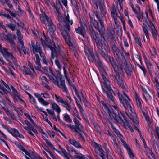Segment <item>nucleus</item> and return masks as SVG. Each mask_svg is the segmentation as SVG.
Returning a JSON list of instances; mask_svg holds the SVG:
<instances>
[{
	"mask_svg": "<svg viewBox=\"0 0 159 159\" xmlns=\"http://www.w3.org/2000/svg\"><path fill=\"white\" fill-rule=\"evenodd\" d=\"M80 26L75 29L76 32L81 35L84 38L85 37V32L87 30V27L85 20H80Z\"/></svg>",
	"mask_w": 159,
	"mask_h": 159,
	"instance_id": "obj_5",
	"label": "nucleus"
},
{
	"mask_svg": "<svg viewBox=\"0 0 159 159\" xmlns=\"http://www.w3.org/2000/svg\"><path fill=\"white\" fill-rule=\"evenodd\" d=\"M110 81H109L108 82H104L103 85L102 86V89L106 94L112 91L115 95L114 91L111 89V88L110 85Z\"/></svg>",
	"mask_w": 159,
	"mask_h": 159,
	"instance_id": "obj_9",
	"label": "nucleus"
},
{
	"mask_svg": "<svg viewBox=\"0 0 159 159\" xmlns=\"http://www.w3.org/2000/svg\"><path fill=\"white\" fill-rule=\"evenodd\" d=\"M96 44L98 50L100 52L103 50L102 44L100 43L99 41L97 40L96 41Z\"/></svg>",
	"mask_w": 159,
	"mask_h": 159,
	"instance_id": "obj_46",
	"label": "nucleus"
},
{
	"mask_svg": "<svg viewBox=\"0 0 159 159\" xmlns=\"http://www.w3.org/2000/svg\"><path fill=\"white\" fill-rule=\"evenodd\" d=\"M135 96L136 102L137 105H139L140 107H141L142 106L141 102L136 92H135Z\"/></svg>",
	"mask_w": 159,
	"mask_h": 159,
	"instance_id": "obj_39",
	"label": "nucleus"
},
{
	"mask_svg": "<svg viewBox=\"0 0 159 159\" xmlns=\"http://www.w3.org/2000/svg\"><path fill=\"white\" fill-rule=\"evenodd\" d=\"M102 103L112 120L121 124L123 123L125 118L120 111H118V115H117L116 111H113L110 106L107 104L103 101H102Z\"/></svg>",
	"mask_w": 159,
	"mask_h": 159,
	"instance_id": "obj_1",
	"label": "nucleus"
},
{
	"mask_svg": "<svg viewBox=\"0 0 159 159\" xmlns=\"http://www.w3.org/2000/svg\"><path fill=\"white\" fill-rule=\"evenodd\" d=\"M46 75L48 77L49 79L52 81V82L55 85L57 86H59L58 81L56 80L52 76L49 75L48 74H47Z\"/></svg>",
	"mask_w": 159,
	"mask_h": 159,
	"instance_id": "obj_28",
	"label": "nucleus"
},
{
	"mask_svg": "<svg viewBox=\"0 0 159 159\" xmlns=\"http://www.w3.org/2000/svg\"><path fill=\"white\" fill-rule=\"evenodd\" d=\"M111 65H112V67L114 69V71L115 72L116 74L117 73H119L118 66L116 63H115L112 64Z\"/></svg>",
	"mask_w": 159,
	"mask_h": 159,
	"instance_id": "obj_52",
	"label": "nucleus"
},
{
	"mask_svg": "<svg viewBox=\"0 0 159 159\" xmlns=\"http://www.w3.org/2000/svg\"><path fill=\"white\" fill-rule=\"evenodd\" d=\"M124 146L127 150L128 153L130 158L134 157V155L132 152L130 147L128 146L127 144H126V146Z\"/></svg>",
	"mask_w": 159,
	"mask_h": 159,
	"instance_id": "obj_23",
	"label": "nucleus"
},
{
	"mask_svg": "<svg viewBox=\"0 0 159 159\" xmlns=\"http://www.w3.org/2000/svg\"><path fill=\"white\" fill-rule=\"evenodd\" d=\"M23 71L25 75H30L31 74L30 70H28L26 68H25V69L23 70Z\"/></svg>",
	"mask_w": 159,
	"mask_h": 159,
	"instance_id": "obj_59",
	"label": "nucleus"
},
{
	"mask_svg": "<svg viewBox=\"0 0 159 159\" xmlns=\"http://www.w3.org/2000/svg\"><path fill=\"white\" fill-rule=\"evenodd\" d=\"M84 51L86 54L89 57L90 54V52L88 48L85 46L84 47Z\"/></svg>",
	"mask_w": 159,
	"mask_h": 159,
	"instance_id": "obj_64",
	"label": "nucleus"
},
{
	"mask_svg": "<svg viewBox=\"0 0 159 159\" xmlns=\"http://www.w3.org/2000/svg\"><path fill=\"white\" fill-rule=\"evenodd\" d=\"M99 152V156L102 157V159H105V157L108 159V155L107 153L102 150V151H100Z\"/></svg>",
	"mask_w": 159,
	"mask_h": 159,
	"instance_id": "obj_33",
	"label": "nucleus"
},
{
	"mask_svg": "<svg viewBox=\"0 0 159 159\" xmlns=\"http://www.w3.org/2000/svg\"><path fill=\"white\" fill-rule=\"evenodd\" d=\"M40 10L42 13L40 15V19L42 20H48L49 18L47 15L42 11V9H41Z\"/></svg>",
	"mask_w": 159,
	"mask_h": 159,
	"instance_id": "obj_32",
	"label": "nucleus"
},
{
	"mask_svg": "<svg viewBox=\"0 0 159 159\" xmlns=\"http://www.w3.org/2000/svg\"><path fill=\"white\" fill-rule=\"evenodd\" d=\"M66 125L70 128L72 130H74L75 132H77L78 130H76L75 127L73 125L71 124H67Z\"/></svg>",
	"mask_w": 159,
	"mask_h": 159,
	"instance_id": "obj_54",
	"label": "nucleus"
},
{
	"mask_svg": "<svg viewBox=\"0 0 159 159\" xmlns=\"http://www.w3.org/2000/svg\"><path fill=\"white\" fill-rule=\"evenodd\" d=\"M61 34L65 39L66 42L67 44L69 45L70 47H73V45L70 40V35L68 31L66 30H63L61 32Z\"/></svg>",
	"mask_w": 159,
	"mask_h": 159,
	"instance_id": "obj_8",
	"label": "nucleus"
},
{
	"mask_svg": "<svg viewBox=\"0 0 159 159\" xmlns=\"http://www.w3.org/2000/svg\"><path fill=\"white\" fill-rule=\"evenodd\" d=\"M44 106L48 105L49 103L47 101H45L42 98L39 101Z\"/></svg>",
	"mask_w": 159,
	"mask_h": 159,
	"instance_id": "obj_58",
	"label": "nucleus"
},
{
	"mask_svg": "<svg viewBox=\"0 0 159 159\" xmlns=\"http://www.w3.org/2000/svg\"><path fill=\"white\" fill-rule=\"evenodd\" d=\"M54 95L56 97V99L57 101L61 103L63 100L60 97L57 96L56 94Z\"/></svg>",
	"mask_w": 159,
	"mask_h": 159,
	"instance_id": "obj_53",
	"label": "nucleus"
},
{
	"mask_svg": "<svg viewBox=\"0 0 159 159\" xmlns=\"http://www.w3.org/2000/svg\"><path fill=\"white\" fill-rule=\"evenodd\" d=\"M6 26L13 31L15 30V25L12 24H7L6 25Z\"/></svg>",
	"mask_w": 159,
	"mask_h": 159,
	"instance_id": "obj_48",
	"label": "nucleus"
},
{
	"mask_svg": "<svg viewBox=\"0 0 159 159\" xmlns=\"http://www.w3.org/2000/svg\"><path fill=\"white\" fill-rule=\"evenodd\" d=\"M12 130L14 131V134H13L12 135L15 137H17L19 133L18 130L15 128H13Z\"/></svg>",
	"mask_w": 159,
	"mask_h": 159,
	"instance_id": "obj_56",
	"label": "nucleus"
},
{
	"mask_svg": "<svg viewBox=\"0 0 159 159\" xmlns=\"http://www.w3.org/2000/svg\"><path fill=\"white\" fill-rule=\"evenodd\" d=\"M11 88L12 90L14 96L17 97L19 96V95L16 89L12 86H11Z\"/></svg>",
	"mask_w": 159,
	"mask_h": 159,
	"instance_id": "obj_43",
	"label": "nucleus"
},
{
	"mask_svg": "<svg viewBox=\"0 0 159 159\" xmlns=\"http://www.w3.org/2000/svg\"><path fill=\"white\" fill-rule=\"evenodd\" d=\"M92 23L94 27L96 29L99 33H100V30L98 22L96 20H92Z\"/></svg>",
	"mask_w": 159,
	"mask_h": 159,
	"instance_id": "obj_40",
	"label": "nucleus"
},
{
	"mask_svg": "<svg viewBox=\"0 0 159 159\" xmlns=\"http://www.w3.org/2000/svg\"><path fill=\"white\" fill-rule=\"evenodd\" d=\"M74 114L75 115L76 117L79 119V120H81V119L79 115L78 114V111L76 109V108H75L73 112Z\"/></svg>",
	"mask_w": 159,
	"mask_h": 159,
	"instance_id": "obj_61",
	"label": "nucleus"
},
{
	"mask_svg": "<svg viewBox=\"0 0 159 159\" xmlns=\"http://www.w3.org/2000/svg\"><path fill=\"white\" fill-rule=\"evenodd\" d=\"M48 134L50 137L54 138L55 136V133L53 131H48Z\"/></svg>",
	"mask_w": 159,
	"mask_h": 159,
	"instance_id": "obj_63",
	"label": "nucleus"
},
{
	"mask_svg": "<svg viewBox=\"0 0 159 159\" xmlns=\"http://www.w3.org/2000/svg\"><path fill=\"white\" fill-rule=\"evenodd\" d=\"M68 141L71 144L73 145L76 148H82V146L80 143L75 140L70 139H69Z\"/></svg>",
	"mask_w": 159,
	"mask_h": 159,
	"instance_id": "obj_17",
	"label": "nucleus"
},
{
	"mask_svg": "<svg viewBox=\"0 0 159 159\" xmlns=\"http://www.w3.org/2000/svg\"><path fill=\"white\" fill-rule=\"evenodd\" d=\"M124 69L127 75L130 77L131 75L132 71L130 69V66L128 65L126 62H125L124 63Z\"/></svg>",
	"mask_w": 159,
	"mask_h": 159,
	"instance_id": "obj_16",
	"label": "nucleus"
},
{
	"mask_svg": "<svg viewBox=\"0 0 159 159\" xmlns=\"http://www.w3.org/2000/svg\"><path fill=\"white\" fill-rule=\"evenodd\" d=\"M94 146L96 150L98 151L99 152L100 151H102V146L101 145L98 144L97 143H94Z\"/></svg>",
	"mask_w": 159,
	"mask_h": 159,
	"instance_id": "obj_44",
	"label": "nucleus"
},
{
	"mask_svg": "<svg viewBox=\"0 0 159 159\" xmlns=\"http://www.w3.org/2000/svg\"><path fill=\"white\" fill-rule=\"evenodd\" d=\"M95 0H93V2L95 3L97 7L98 6H99L100 9L102 13V14H101V16H99L98 14H96V16L97 18L99 19V20H104L105 19H106L104 15L105 12L103 8L104 7V0H101V1L100 2H99L98 1L96 2H95Z\"/></svg>",
	"mask_w": 159,
	"mask_h": 159,
	"instance_id": "obj_2",
	"label": "nucleus"
},
{
	"mask_svg": "<svg viewBox=\"0 0 159 159\" xmlns=\"http://www.w3.org/2000/svg\"><path fill=\"white\" fill-rule=\"evenodd\" d=\"M46 143L48 145L49 147L51 148L53 150H55L56 151L57 149L53 147V145L52 144L51 142L49 140H46Z\"/></svg>",
	"mask_w": 159,
	"mask_h": 159,
	"instance_id": "obj_51",
	"label": "nucleus"
},
{
	"mask_svg": "<svg viewBox=\"0 0 159 159\" xmlns=\"http://www.w3.org/2000/svg\"><path fill=\"white\" fill-rule=\"evenodd\" d=\"M55 77L56 79V80L58 81L59 80H60V84H59V86H58L61 88L63 91L67 93H68V90L67 88L65 85V80L62 78V75L58 70L57 71V76H55Z\"/></svg>",
	"mask_w": 159,
	"mask_h": 159,
	"instance_id": "obj_4",
	"label": "nucleus"
},
{
	"mask_svg": "<svg viewBox=\"0 0 159 159\" xmlns=\"http://www.w3.org/2000/svg\"><path fill=\"white\" fill-rule=\"evenodd\" d=\"M109 59V60L107 62H110L111 65L116 63L113 57H111L110 56V58Z\"/></svg>",
	"mask_w": 159,
	"mask_h": 159,
	"instance_id": "obj_60",
	"label": "nucleus"
},
{
	"mask_svg": "<svg viewBox=\"0 0 159 159\" xmlns=\"http://www.w3.org/2000/svg\"><path fill=\"white\" fill-rule=\"evenodd\" d=\"M80 155H79L78 153L74 155L76 158L79 159H86V157H85L84 155L80 153Z\"/></svg>",
	"mask_w": 159,
	"mask_h": 159,
	"instance_id": "obj_47",
	"label": "nucleus"
},
{
	"mask_svg": "<svg viewBox=\"0 0 159 159\" xmlns=\"http://www.w3.org/2000/svg\"><path fill=\"white\" fill-rule=\"evenodd\" d=\"M0 52L2 53L5 59L7 61H8L7 55L8 54V53L10 52H8L5 48H2L1 45L0 46Z\"/></svg>",
	"mask_w": 159,
	"mask_h": 159,
	"instance_id": "obj_14",
	"label": "nucleus"
},
{
	"mask_svg": "<svg viewBox=\"0 0 159 159\" xmlns=\"http://www.w3.org/2000/svg\"><path fill=\"white\" fill-rule=\"evenodd\" d=\"M26 10L29 14L30 19H33V15L32 13L31 12L29 7H28Z\"/></svg>",
	"mask_w": 159,
	"mask_h": 159,
	"instance_id": "obj_57",
	"label": "nucleus"
},
{
	"mask_svg": "<svg viewBox=\"0 0 159 159\" xmlns=\"http://www.w3.org/2000/svg\"><path fill=\"white\" fill-rule=\"evenodd\" d=\"M117 94L120 102L122 103L123 106L124 107L125 109H126V107L125 106V102L124 99H122V95H120L119 92L117 93Z\"/></svg>",
	"mask_w": 159,
	"mask_h": 159,
	"instance_id": "obj_34",
	"label": "nucleus"
},
{
	"mask_svg": "<svg viewBox=\"0 0 159 159\" xmlns=\"http://www.w3.org/2000/svg\"><path fill=\"white\" fill-rule=\"evenodd\" d=\"M122 124H123L125 126H126L131 131H134L133 129L131 126L130 124L129 123V121L126 120L125 118V119L124 121H123V123Z\"/></svg>",
	"mask_w": 159,
	"mask_h": 159,
	"instance_id": "obj_24",
	"label": "nucleus"
},
{
	"mask_svg": "<svg viewBox=\"0 0 159 159\" xmlns=\"http://www.w3.org/2000/svg\"><path fill=\"white\" fill-rule=\"evenodd\" d=\"M74 123L75 124V127L77 130L80 131V126H81L80 122L76 119L75 117L74 119Z\"/></svg>",
	"mask_w": 159,
	"mask_h": 159,
	"instance_id": "obj_29",
	"label": "nucleus"
},
{
	"mask_svg": "<svg viewBox=\"0 0 159 159\" xmlns=\"http://www.w3.org/2000/svg\"><path fill=\"white\" fill-rule=\"evenodd\" d=\"M125 106L126 107V108L125 109H127L129 111H130V113H131L132 116H134L135 115V111L134 109H132L130 104L128 100L126 101Z\"/></svg>",
	"mask_w": 159,
	"mask_h": 159,
	"instance_id": "obj_18",
	"label": "nucleus"
},
{
	"mask_svg": "<svg viewBox=\"0 0 159 159\" xmlns=\"http://www.w3.org/2000/svg\"><path fill=\"white\" fill-rule=\"evenodd\" d=\"M111 14L114 20H117L118 18L122 20L119 10L117 9V7L114 5H113L111 9Z\"/></svg>",
	"mask_w": 159,
	"mask_h": 159,
	"instance_id": "obj_6",
	"label": "nucleus"
},
{
	"mask_svg": "<svg viewBox=\"0 0 159 159\" xmlns=\"http://www.w3.org/2000/svg\"><path fill=\"white\" fill-rule=\"evenodd\" d=\"M115 79L117 80L118 84L123 88H125V87L122 78L120 76L119 73L116 74L114 75Z\"/></svg>",
	"mask_w": 159,
	"mask_h": 159,
	"instance_id": "obj_13",
	"label": "nucleus"
},
{
	"mask_svg": "<svg viewBox=\"0 0 159 159\" xmlns=\"http://www.w3.org/2000/svg\"><path fill=\"white\" fill-rule=\"evenodd\" d=\"M78 131V130L76 132L77 133H78L79 135V138L82 140L85 141V139H84V135H85L84 133L82 131L80 130L79 131Z\"/></svg>",
	"mask_w": 159,
	"mask_h": 159,
	"instance_id": "obj_30",
	"label": "nucleus"
},
{
	"mask_svg": "<svg viewBox=\"0 0 159 159\" xmlns=\"http://www.w3.org/2000/svg\"><path fill=\"white\" fill-rule=\"evenodd\" d=\"M52 107L53 110H55L59 114L61 111V109L59 106L56 103H52Z\"/></svg>",
	"mask_w": 159,
	"mask_h": 159,
	"instance_id": "obj_19",
	"label": "nucleus"
},
{
	"mask_svg": "<svg viewBox=\"0 0 159 159\" xmlns=\"http://www.w3.org/2000/svg\"><path fill=\"white\" fill-rule=\"evenodd\" d=\"M61 22L62 23L64 27L69 31L70 30V25H72L73 24L72 20H62Z\"/></svg>",
	"mask_w": 159,
	"mask_h": 159,
	"instance_id": "obj_15",
	"label": "nucleus"
},
{
	"mask_svg": "<svg viewBox=\"0 0 159 159\" xmlns=\"http://www.w3.org/2000/svg\"><path fill=\"white\" fill-rule=\"evenodd\" d=\"M42 23L43 24L45 23L48 26V31L52 37V40H56L57 38L55 37L54 32L56 30V28L52 23V20H41Z\"/></svg>",
	"mask_w": 159,
	"mask_h": 159,
	"instance_id": "obj_3",
	"label": "nucleus"
},
{
	"mask_svg": "<svg viewBox=\"0 0 159 159\" xmlns=\"http://www.w3.org/2000/svg\"><path fill=\"white\" fill-rule=\"evenodd\" d=\"M143 30V32L145 34V36L146 37L147 39L149 38V34L148 32V30H147V27L144 23H143V25L142 26Z\"/></svg>",
	"mask_w": 159,
	"mask_h": 159,
	"instance_id": "obj_31",
	"label": "nucleus"
},
{
	"mask_svg": "<svg viewBox=\"0 0 159 159\" xmlns=\"http://www.w3.org/2000/svg\"><path fill=\"white\" fill-rule=\"evenodd\" d=\"M111 48L113 51V53L116 54L117 57H119L118 54L120 52V50L119 48H117L115 44L112 45Z\"/></svg>",
	"mask_w": 159,
	"mask_h": 159,
	"instance_id": "obj_20",
	"label": "nucleus"
},
{
	"mask_svg": "<svg viewBox=\"0 0 159 159\" xmlns=\"http://www.w3.org/2000/svg\"><path fill=\"white\" fill-rule=\"evenodd\" d=\"M117 135L118 137L120 139L121 142L122 143L123 146H126L127 144L126 143L125 141L123 139V136L121 133L119 132L116 134Z\"/></svg>",
	"mask_w": 159,
	"mask_h": 159,
	"instance_id": "obj_37",
	"label": "nucleus"
},
{
	"mask_svg": "<svg viewBox=\"0 0 159 159\" xmlns=\"http://www.w3.org/2000/svg\"><path fill=\"white\" fill-rule=\"evenodd\" d=\"M146 23L149 27L151 28L152 31V34L154 36L155 39L156 40L157 39V32L154 24L150 20H146Z\"/></svg>",
	"mask_w": 159,
	"mask_h": 159,
	"instance_id": "obj_10",
	"label": "nucleus"
},
{
	"mask_svg": "<svg viewBox=\"0 0 159 159\" xmlns=\"http://www.w3.org/2000/svg\"><path fill=\"white\" fill-rule=\"evenodd\" d=\"M103 35H102V36L101 35V40L100 41V44H101L102 45H104L105 44H106V40L104 38V36H103Z\"/></svg>",
	"mask_w": 159,
	"mask_h": 159,
	"instance_id": "obj_55",
	"label": "nucleus"
},
{
	"mask_svg": "<svg viewBox=\"0 0 159 159\" xmlns=\"http://www.w3.org/2000/svg\"><path fill=\"white\" fill-rule=\"evenodd\" d=\"M62 156L64 157L66 159H70L69 157L70 156V155L66 151V150H64Z\"/></svg>",
	"mask_w": 159,
	"mask_h": 159,
	"instance_id": "obj_49",
	"label": "nucleus"
},
{
	"mask_svg": "<svg viewBox=\"0 0 159 159\" xmlns=\"http://www.w3.org/2000/svg\"><path fill=\"white\" fill-rule=\"evenodd\" d=\"M102 78L105 82H108L109 80L108 79V76L106 71L103 70H102Z\"/></svg>",
	"mask_w": 159,
	"mask_h": 159,
	"instance_id": "obj_22",
	"label": "nucleus"
},
{
	"mask_svg": "<svg viewBox=\"0 0 159 159\" xmlns=\"http://www.w3.org/2000/svg\"><path fill=\"white\" fill-rule=\"evenodd\" d=\"M35 68L36 70L42 72V70H41V64L40 61H35Z\"/></svg>",
	"mask_w": 159,
	"mask_h": 159,
	"instance_id": "obj_35",
	"label": "nucleus"
},
{
	"mask_svg": "<svg viewBox=\"0 0 159 159\" xmlns=\"http://www.w3.org/2000/svg\"><path fill=\"white\" fill-rule=\"evenodd\" d=\"M108 35L112 40L113 42H116V39L114 29L112 28H110L107 29Z\"/></svg>",
	"mask_w": 159,
	"mask_h": 159,
	"instance_id": "obj_12",
	"label": "nucleus"
},
{
	"mask_svg": "<svg viewBox=\"0 0 159 159\" xmlns=\"http://www.w3.org/2000/svg\"><path fill=\"white\" fill-rule=\"evenodd\" d=\"M152 94V93H151V94H149L147 91L145 92V94H143V95L146 102L148 101V99H147L146 97H148V99L151 100L152 99L151 95Z\"/></svg>",
	"mask_w": 159,
	"mask_h": 159,
	"instance_id": "obj_36",
	"label": "nucleus"
},
{
	"mask_svg": "<svg viewBox=\"0 0 159 159\" xmlns=\"http://www.w3.org/2000/svg\"><path fill=\"white\" fill-rule=\"evenodd\" d=\"M8 54L7 55V57H10L11 59L15 65H17V60L16 59L15 57L13 56V55L11 52L8 53Z\"/></svg>",
	"mask_w": 159,
	"mask_h": 159,
	"instance_id": "obj_26",
	"label": "nucleus"
},
{
	"mask_svg": "<svg viewBox=\"0 0 159 159\" xmlns=\"http://www.w3.org/2000/svg\"><path fill=\"white\" fill-rule=\"evenodd\" d=\"M123 94L124 95L123 98L125 99V104H126V101L128 100V101L129 102V101H130V99H129V97L127 95V94H126L125 92H123Z\"/></svg>",
	"mask_w": 159,
	"mask_h": 159,
	"instance_id": "obj_62",
	"label": "nucleus"
},
{
	"mask_svg": "<svg viewBox=\"0 0 159 159\" xmlns=\"http://www.w3.org/2000/svg\"><path fill=\"white\" fill-rule=\"evenodd\" d=\"M28 127V129H30V130L32 131L35 134H38V132L37 131L36 129H35L33 127V126L32 125H31V124H30V125Z\"/></svg>",
	"mask_w": 159,
	"mask_h": 159,
	"instance_id": "obj_50",
	"label": "nucleus"
},
{
	"mask_svg": "<svg viewBox=\"0 0 159 159\" xmlns=\"http://www.w3.org/2000/svg\"><path fill=\"white\" fill-rule=\"evenodd\" d=\"M0 1L3 3L6 2L8 5L9 7L10 8L12 7V5L11 4L10 0H0Z\"/></svg>",
	"mask_w": 159,
	"mask_h": 159,
	"instance_id": "obj_42",
	"label": "nucleus"
},
{
	"mask_svg": "<svg viewBox=\"0 0 159 159\" xmlns=\"http://www.w3.org/2000/svg\"><path fill=\"white\" fill-rule=\"evenodd\" d=\"M31 45L32 47V51L34 53L39 52L42 50L39 43L37 42L35 45L34 42L31 41Z\"/></svg>",
	"mask_w": 159,
	"mask_h": 159,
	"instance_id": "obj_11",
	"label": "nucleus"
},
{
	"mask_svg": "<svg viewBox=\"0 0 159 159\" xmlns=\"http://www.w3.org/2000/svg\"><path fill=\"white\" fill-rule=\"evenodd\" d=\"M42 45L44 48H49L51 51V55L52 57L56 56L57 51L56 50V47L54 43H53L52 47L48 43L44 41L42 42Z\"/></svg>",
	"mask_w": 159,
	"mask_h": 159,
	"instance_id": "obj_7",
	"label": "nucleus"
},
{
	"mask_svg": "<svg viewBox=\"0 0 159 159\" xmlns=\"http://www.w3.org/2000/svg\"><path fill=\"white\" fill-rule=\"evenodd\" d=\"M100 23L101 25V30H100V33H99L102 36V35H104L105 33V30L104 28L102 20H100Z\"/></svg>",
	"mask_w": 159,
	"mask_h": 159,
	"instance_id": "obj_27",
	"label": "nucleus"
},
{
	"mask_svg": "<svg viewBox=\"0 0 159 159\" xmlns=\"http://www.w3.org/2000/svg\"><path fill=\"white\" fill-rule=\"evenodd\" d=\"M57 54H56V56H54V57H52L51 56V57L53 59L55 58H56V59H55V63L56 66H57V67L59 69H61V66L60 65V62H59V61H58L57 57Z\"/></svg>",
	"mask_w": 159,
	"mask_h": 159,
	"instance_id": "obj_38",
	"label": "nucleus"
},
{
	"mask_svg": "<svg viewBox=\"0 0 159 159\" xmlns=\"http://www.w3.org/2000/svg\"><path fill=\"white\" fill-rule=\"evenodd\" d=\"M65 120L69 123H71L72 122V120L69 116L67 114H65L64 117Z\"/></svg>",
	"mask_w": 159,
	"mask_h": 159,
	"instance_id": "obj_41",
	"label": "nucleus"
},
{
	"mask_svg": "<svg viewBox=\"0 0 159 159\" xmlns=\"http://www.w3.org/2000/svg\"><path fill=\"white\" fill-rule=\"evenodd\" d=\"M6 37V39L8 40L9 43L11 44L14 42L13 39L11 38V35L10 34V35H5Z\"/></svg>",
	"mask_w": 159,
	"mask_h": 159,
	"instance_id": "obj_45",
	"label": "nucleus"
},
{
	"mask_svg": "<svg viewBox=\"0 0 159 159\" xmlns=\"http://www.w3.org/2000/svg\"><path fill=\"white\" fill-rule=\"evenodd\" d=\"M106 94L109 102L111 103V104L115 103L114 98L111 92L108 93Z\"/></svg>",
	"mask_w": 159,
	"mask_h": 159,
	"instance_id": "obj_21",
	"label": "nucleus"
},
{
	"mask_svg": "<svg viewBox=\"0 0 159 159\" xmlns=\"http://www.w3.org/2000/svg\"><path fill=\"white\" fill-rule=\"evenodd\" d=\"M62 105L69 111H70L71 107L68 103L65 100H63L61 103Z\"/></svg>",
	"mask_w": 159,
	"mask_h": 159,
	"instance_id": "obj_25",
	"label": "nucleus"
}]
</instances>
